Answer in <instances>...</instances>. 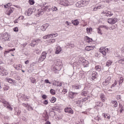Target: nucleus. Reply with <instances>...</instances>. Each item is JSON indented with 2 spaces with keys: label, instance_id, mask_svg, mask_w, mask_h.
<instances>
[{
  "label": "nucleus",
  "instance_id": "nucleus-57",
  "mask_svg": "<svg viewBox=\"0 0 124 124\" xmlns=\"http://www.w3.org/2000/svg\"><path fill=\"white\" fill-rule=\"evenodd\" d=\"M47 97H48L46 95L43 94L42 95V98L43 99H47Z\"/></svg>",
  "mask_w": 124,
  "mask_h": 124
},
{
  "label": "nucleus",
  "instance_id": "nucleus-37",
  "mask_svg": "<svg viewBox=\"0 0 124 124\" xmlns=\"http://www.w3.org/2000/svg\"><path fill=\"white\" fill-rule=\"evenodd\" d=\"M15 68L17 70H20V69H22V65L18 64V65H16V66L15 67Z\"/></svg>",
  "mask_w": 124,
  "mask_h": 124
},
{
  "label": "nucleus",
  "instance_id": "nucleus-13",
  "mask_svg": "<svg viewBox=\"0 0 124 124\" xmlns=\"http://www.w3.org/2000/svg\"><path fill=\"white\" fill-rule=\"evenodd\" d=\"M64 112L65 113H68L69 114H73V110H72V108L68 107H66L64 109Z\"/></svg>",
  "mask_w": 124,
  "mask_h": 124
},
{
  "label": "nucleus",
  "instance_id": "nucleus-41",
  "mask_svg": "<svg viewBox=\"0 0 124 124\" xmlns=\"http://www.w3.org/2000/svg\"><path fill=\"white\" fill-rule=\"evenodd\" d=\"M43 117H44V118H46V119H48V118H49V117L48 116V114L47 113V112H45L43 114Z\"/></svg>",
  "mask_w": 124,
  "mask_h": 124
},
{
  "label": "nucleus",
  "instance_id": "nucleus-12",
  "mask_svg": "<svg viewBox=\"0 0 124 124\" xmlns=\"http://www.w3.org/2000/svg\"><path fill=\"white\" fill-rule=\"evenodd\" d=\"M102 14H104L107 17H111V16H113V13L110 11H105L102 13Z\"/></svg>",
  "mask_w": 124,
  "mask_h": 124
},
{
  "label": "nucleus",
  "instance_id": "nucleus-28",
  "mask_svg": "<svg viewBox=\"0 0 124 124\" xmlns=\"http://www.w3.org/2000/svg\"><path fill=\"white\" fill-rule=\"evenodd\" d=\"M50 36V38H53V37H57L59 35V34L58 33H52L51 34H49Z\"/></svg>",
  "mask_w": 124,
  "mask_h": 124
},
{
  "label": "nucleus",
  "instance_id": "nucleus-16",
  "mask_svg": "<svg viewBox=\"0 0 124 124\" xmlns=\"http://www.w3.org/2000/svg\"><path fill=\"white\" fill-rule=\"evenodd\" d=\"M84 4H85V1H79L76 3V6L78 7H81V6H84Z\"/></svg>",
  "mask_w": 124,
  "mask_h": 124
},
{
  "label": "nucleus",
  "instance_id": "nucleus-44",
  "mask_svg": "<svg viewBox=\"0 0 124 124\" xmlns=\"http://www.w3.org/2000/svg\"><path fill=\"white\" fill-rule=\"evenodd\" d=\"M91 53H92L93 54L94 53H95V57H98V56H99V54H98V52H96L95 51H92Z\"/></svg>",
  "mask_w": 124,
  "mask_h": 124
},
{
  "label": "nucleus",
  "instance_id": "nucleus-45",
  "mask_svg": "<svg viewBox=\"0 0 124 124\" xmlns=\"http://www.w3.org/2000/svg\"><path fill=\"white\" fill-rule=\"evenodd\" d=\"M12 5V4L11 3H8L5 5H4V7L5 8H8V7H9V6H11Z\"/></svg>",
  "mask_w": 124,
  "mask_h": 124
},
{
  "label": "nucleus",
  "instance_id": "nucleus-55",
  "mask_svg": "<svg viewBox=\"0 0 124 124\" xmlns=\"http://www.w3.org/2000/svg\"><path fill=\"white\" fill-rule=\"evenodd\" d=\"M123 82H124V78H123V77L120 78L119 84H122V83H123Z\"/></svg>",
  "mask_w": 124,
  "mask_h": 124
},
{
  "label": "nucleus",
  "instance_id": "nucleus-43",
  "mask_svg": "<svg viewBox=\"0 0 124 124\" xmlns=\"http://www.w3.org/2000/svg\"><path fill=\"white\" fill-rule=\"evenodd\" d=\"M48 42L49 43H55V42H56V39H51L48 40Z\"/></svg>",
  "mask_w": 124,
  "mask_h": 124
},
{
  "label": "nucleus",
  "instance_id": "nucleus-39",
  "mask_svg": "<svg viewBox=\"0 0 124 124\" xmlns=\"http://www.w3.org/2000/svg\"><path fill=\"white\" fill-rule=\"evenodd\" d=\"M49 38H51L50 34L46 35L43 37V39H49Z\"/></svg>",
  "mask_w": 124,
  "mask_h": 124
},
{
  "label": "nucleus",
  "instance_id": "nucleus-20",
  "mask_svg": "<svg viewBox=\"0 0 124 124\" xmlns=\"http://www.w3.org/2000/svg\"><path fill=\"white\" fill-rule=\"evenodd\" d=\"M86 32L87 34H92V32H93V28L92 27H87L86 28Z\"/></svg>",
  "mask_w": 124,
  "mask_h": 124
},
{
  "label": "nucleus",
  "instance_id": "nucleus-25",
  "mask_svg": "<svg viewBox=\"0 0 124 124\" xmlns=\"http://www.w3.org/2000/svg\"><path fill=\"white\" fill-rule=\"evenodd\" d=\"M47 27L48 26H47V24L43 25L41 28V31H45Z\"/></svg>",
  "mask_w": 124,
  "mask_h": 124
},
{
  "label": "nucleus",
  "instance_id": "nucleus-40",
  "mask_svg": "<svg viewBox=\"0 0 124 124\" xmlns=\"http://www.w3.org/2000/svg\"><path fill=\"white\" fill-rule=\"evenodd\" d=\"M3 89L4 91H8L9 90V86H7V85H4V87H3Z\"/></svg>",
  "mask_w": 124,
  "mask_h": 124
},
{
  "label": "nucleus",
  "instance_id": "nucleus-31",
  "mask_svg": "<svg viewBox=\"0 0 124 124\" xmlns=\"http://www.w3.org/2000/svg\"><path fill=\"white\" fill-rule=\"evenodd\" d=\"M50 101L51 103H55L56 101H57V98L55 97H51Z\"/></svg>",
  "mask_w": 124,
  "mask_h": 124
},
{
  "label": "nucleus",
  "instance_id": "nucleus-8",
  "mask_svg": "<svg viewBox=\"0 0 124 124\" xmlns=\"http://www.w3.org/2000/svg\"><path fill=\"white\" fill-rule=\"evenodd\" d=\"M7 74H8V72L6 70L3 68H0V75L3 76L4 75H7Z\"/></svg>",
  "mask_w": 124,
  "mask_h": 124
},
{
  "label": "nucleus",
  "instance_id": "nucleus-51",
  "mask_svg": "<svg viewBox=\"0 0 124 124\" xmlns=\"http://www.w3.org/2000/svg\"><path fill=\"white\" fill-rule=\"evenodd\" d=\"M50 93L52 95L55 94H56V91H55V90H54L53 89H51L50 90Z\"/></svg>",
  "mask_w": 124,
  "mask_h": 124
},
{
  "label": "nucleus",
  "instance_id": "nucleus-29",
  "mask_svg": "<svg viewBox=\"0 0 124 124\" xmlns=\"http://www.w3.org/2000/svg\"><path fill=\"white\" fill-rule=\"evenodd\" d=\"M113 63V62L112 61L108 60L107 63H106V66H108V67H109L110 65H112V64Z\"/></svg>",
  "mask_w": 124,
  "mask_h": 124
},
{
  "label": "nucleus",
  "instance_id": "nucleus-23",
  "mask_svg": "<svg viewBox=\"0 0 124 124\" xmlns=\"http://www.w3.org/2000/svg\"><path fill=\"white\" fill-rule=\"evenodd\" d=\"M100 98L101 101H102L103 102H105V101H106V97H105V95L103 93L100 94Z\"/></svg>",
  "mask_w": 124,
  "mask_h": 124
},
{
  "label": "nucleus",
  "instance_id": "nucleus-34",
  "mask_svg": "<svg viewBox=\"0 0 124 124\" xmlns=\"http://www.w3.org/2000/svg\"><path fill=\"white\" fill-rule=\"evenodd\" d=\"M111 103L113 105L114 107H117L118 102L116 101H112Z\"/></svg>",
  "mask_w": 124,
  "mask_h": 124
},
{
  "label": "nucleus",
  "instance_id": "nucleus-53",
  "mask_svg": "<svg viewBox=\"0 0 124 124\" xmlns=\"http://www.w3.org/2000/svg\"><path fill=\"white\" fill-rule=\"evenodd\" d=\"M35 53L39 55V54H40V50L38 49H36L34 51Z\"/></svg>",
  "mask_w": 124,
  "mask_h": 124
},
{
  "label": "nucleus",
  "instance_id": "nucleus-22",
  "mask_svg": "<svg viewBox=\"0 0 124 124\" xmlns=\"http://www.w3.org/2000/svg\"><path fill=\"white\" fill-rule=\"evenodd\" d=\"M93 49H94V46H87L85 47V50L86 51H91V50H93Z\"/></svg>",
  "mask_w": 124,
  "mask_h": 124
},
{
  "label": "nucleus",
  "instance_id": "nucleus-64",
  "mask_svg": "<svg viewBox=\"0 0 124 124\" xmlns=\"http://www.w3.org/2000/svg\"><path fill=\"white\" fill-rule=\"evenodd\" d=\"M45 124H51V122L49 121H46Z\"/></svg>",
  "mask_w": 124,
  "mask_h": 124
},
{
  "label": "nucleus",
  "instance_id": "nucleus-24",
  "mask_svg": "<svg viewBox=\"0 0 124 124\" xmlns=\"http://www.w3.org/2000/svg\"><path fill=\"white\" fill-rule=\"evenodd\" d=\"M53 85L54 86H57V87H62V82H59V81H55L54 83H53Z\"/></svg>",
  "mask_w": 124,
  "mask_h": 124
},
{
  "label": "nucleus",
  "instance_id": "nucleus-2",
  "mask_svg": "<svg viewBox=\"0 0 124 124\" xmlns=\"http://www.w3.org/2000/svg\"><path fill=\"white\" fill-rule=\"evenodd\" d=\"M99 52L101 53V54L103 55V57H106L107 53L109 52V49L104 47H101L99 49Z\"/></svg>",
  "mask_w": 124,
  "mask_h": 124
},
{
  "label": "nucleus",
  "instance_id": "nucleus-15",
  "mask_svg": "<svg viewBox=\"0 0 124 124\" xmlns=\"http://www.w3.org/2000/svg\"><path fill=\"white\" fill-rule=\"evenodd\" d=\"M44 14V12L41 10H39L37 13L35 14V16L37 17H40V16H42V15H43Z\"/></svg>",
  "mask_w": 124,
  "mask_h": 124
},
{
  "label": "nucleus",
  "instance_id": "nucleus-38",
  "mask_svg": "<svg viewBox=\"0 0 124 124\" xmlns=\"http://www.w3.org/2000/svg\"><path fill=\"white\" fill-rule=\"evenodd\" d=\"M73 88H74V89H76V90H78V89H80V88H81V86L78 84H76L73 86Z\"/></svg>",
  "mask_w": 124,
  "mask_h": 124
},
{
  "label": "nucleus",
  "instance_id": "nucleus-4",
  "mask_svg": "<svg viewBox=\"0 0 124 124\" xmlns=\"http://www.w3.org/2000/svg\"><path fill=\"white\" fill-rule=\"evenodd\" d=\"M1 38L3 39V40H5V41H9V40H10V34L5 32L2 34Z\"/></svg>",
  "mask_w": 124,
  "mask_h": 124
},
{
  "label": "nucleus",
  "instance_id": "nucleus-35",
  "mask_svg": "<svg viewBox=\"0 0 124 124\" xmlns=\"http://www.w3.org/2000/svg\"><path fill=\"white\" fill-rule=\"evenodd\" d=\"M100 28L105 29V30H106V31H108L109 30V27H108V26L106 25H101V26H100Z\"/></svg>",
  "mask_w": 124,
  "mask_h": 124
},
{
  "label": "nucleus",
  "instance_id": "nucleus-19",
  "mask_svg": "<svg viewBox=\"0 0 124 124\" xmlns=\"http://www.w3.org/2000/svg\"><path fill=\"white\" fill-rule=\"evenodd\" d=\"M71 23L73 24V25H74V26H78L80 23V21L78 19H75L72 20Z\"/></svg>",
  "mask_w": 124,
  "mask_h": 124
},
{
  "label": "nucleus",
  "instance_id": "nucleus-48",
  "mask_svg": "<svg viewBox=\"0 0 124 124\" xmlns=\"http://www.w3.org/2000/svg\"><path fill=\"white\" fill-rule=\"evenodd\" d=\"M24 19H25V17H24V16H20L19 17H18V20L19 21H23L24 20Z\"/></svg>",
  "mask_w": 124,
  "mask_h": 124
},
{
  "label": "nucleus",
  "instance_id": "nucleus-36",
  "mask_svg": "<svg viewBox=\"0 0 124 124\" xmlns=\"http://www.w3.org/2000/svg\"><path fill=\"white\" fill-rule=\"evenodd\" d=\"M100 26L97 28V32L99 34H100L101 35H102L103 34V32H102V31H101V30L100 29Z\"/></svg>",
  "mask_w": 124,
  "mask_h": 124
},
{
  "label": "nucleus",
  "instance_id": "nucleus-32",
  "mask_svg": "<svg viewBox=\"0 0 124 124\" xmlns=\"http://www.w3.org/2000/svg\"><path fill=\"white\" fill-rule=\"evenodd\" d=\"M95 70L97 71H98L99 72H100L101 71V66L99 65H97L95 67Z\"/></svg>",
  "mask_w": 124,
  "mask_h": 124
},
{
  "label": "nucleus",
  "instance_id": "nucleus-14",
  "mask_svg": "<svg viewBox=\"0 0 124 124\" xmlns=\"http://www.w3.org/2000/svg\"><path fill=\"white\" fill-rule=\"evenodd\" d=\"M32 14V9L30 8L27 10L25 13L26 16H31Z\"/></svg>",
  "mask_w": 124,
  "mask_h": 124
},
{
  "label": "nucleus",
  "instance_id": "nucleus-21",
  "mask_svg": "<svg viewBox=\"0 0 124 124\" xmlns=\"http://www.w3.org/2000/svg\"><path fill=\"white\" fill-rule=\"evenodd\" d=\"M84 40L86 42H88V43H90V42H92L93 39L88 37L87 36H86L84 37Z\"/></svg>",
  "mask_w": 124,
  "mask_h": 124
},
{
  "label": "nucleus",
  "instance_id": "nucleus-52",
  "mask_svg": "<svg viewBox=\"0 0 124 124\" xmlns=\"http://www.w3.org/2000/svg\"><path fill=\"white\" fill-rule=\"evenodd\" d=\"M13 30H14V31H15L16 32H18V31H19V29L17 27L14 28Z\"/></svg>",
  "mask_w": 124,
  "mask_h": 124
},
{
  "label": "nucleus",
  "instance_id": "nucleus-59",
  "mask_svg": "<svg viewBox=\"0 0 124 124\" xmlns=\"http://www.w3.org/2000/svg\"><path fill=\"white\" fill-rule=\"evenodd\" d=\"M31 83H35V82H36V79L34 78H32L31 80Z\"/></svg>",
  "mask_w": 124,
  "mask_h": 124
},
{
  "label": "nucleus",
  "instance_id": "nucleus-26",
  "mask_svg": "<svg viewBox=\"0 0 124 124\" xmlns=\"http://www.w3.org/2000/svg\"><path fill=\"white\" fill-rule=\"evenodd\" d=\"M97 75V73L95 71H93L92 73V79L93 80L94 79H95L96 78Z\"/></svg>",
  "mask_w": 124,
  "mask_h": 124
},
{
  "label": "nucleus",
  "instance_id": "nucleus-49",
  "mask_svg": "<svg viewBox=\"0 0 124 124\" xmlns=\"http://www.w3.org/2000/svg\"><path fill=\"white\" fill-rule=\"evenodd\" d=\"M48 103H49V102H48V100H44L43 102V104H44V105H48Z\"/></svg>",
  "mask_w": 124,
  "mask_h": 124
},
{
  "label": "nucleus",
  "instance_id": "nucleus-61",
  "mask_svg": "<svg viewBox=\"0 0 124 124\" xmlns=\"http://www.w3.org/2000/svg\"><path fill=\"white\" fill-rule=\"evenodd\" d=\"M24 100H25V101H28L29 100V98H28V96H24Z\"/></svg>",
  "mask_w": 124,
  "mask_h": 124
},
{
  "label": "nucleus",
  "instance_id": "nucleus-27",
  "mask_svg": "<svg viewBox=\"0 0 124 124\" xmlns=\"http://www.w3.org/2000/svg\"><path fill=\"white\" fill-rule=\"evenodd\" d=\"M69 95L71 98H73L76 95V93L73 92H69Z\"/></svg>",
  "mask_w": 124,
  "mask_h": 124
},
{
  "label": "nucleus",
  "instance_id": "nucleus-46",
  "mask_svg": "<svg viewBox=\"0 0 124 124\" xmlns=\"http://www.w3.org/2000/svg\"><path fill=\"white\" fill-rule=\"evenodd\" d=\"M29 2L31 5H33L34 4V0H29Z\"/></svg>",
  "mask_w": 124,
  "mask_h": 124
},
{
  "label": "nucleus",
  "instance_id": "nucleus-58",
  "mask_svg": "<svg viewBox=\"0 0 124 124\" xmlns=\"http://www.w3.org/2000/svg\"><path fill=\"white\" fill-rule=\"evenodd\" d=\"M82 1H84V4H83V5H86V4H88V3H89V1L88 0H82Z\"/></svg>",
  "mask_w": 124,
  "mask_h": 124
},
{
  "label": "nucleus",
  "instance_id": "nucleus-30",
  "mask_svg": "<svg viewBox=\"0 0 124 124\" xmlns=\"http://www.w3.org/2000/svg\"><path fill=\"white\" fill-rule=\"evenodd\" d=\"M7 82L8 83H10V84H15L16 82L13 79L11 78H8L7 79Z\"/></svg>",
  "mask_w": 124,
  "mask_h": 124
},
{
  "label": "nucleus",
  "instance_id": "nucleus-3",
  "mask_svg": "<svg viewBox=\"0 0 124 124\" xmlns=\"http://www.w3.org/2000/svg\"><path fill=\"white\" fill-rule=\"evenodd\" d=\"M1 102H2V103H3V106L5 107H7V108L9 110H10V111H12L13 108L11 107V106L10 105V104H9V102H7L4 99H1Z\"/></svg>",
  "mask_w": 124,
  "mask_h": 124
},
{
  "label": "nucleus",
  "instance_id": "nucleus-10",
  "mask_svg": "<svg viewBox=\"0 0 124 124\" xmlns=\"http://www.w3.org/2000/svg\"><path fill=\"white\" fill-rule=\"evenodd\" d=\"M111 77H108L107 79H106L105 81L103 82V86H108L109 85V83H110V81H111Z\"/></svg>",
  "mask_w": 124,
  "mask_h": 124
},
{
  "label": "nucleus",
  "instance_id": "nucleus-5",
  "mask_svg": "<svg viewBox=\"0 0 124 124\" xmlns=\"http://www.w3.org/2000/svg\"><path fill=\"white\" fill-rule=\"evenodd\" d=\"M46 56H47V53L46 52H43L41 54L40 58H39V60H38L39 62H43V61H44V60L46 59Z\"/></svg>",
  "mask_w": 124,
  "mask_h": 124
},
{
  "label": "nucleus",
  "instance_id": "nucleus-18",
  "mask_svg": "<svg viewBox=\"0 0 124 124\" xmlns=\"http://www.w3.org/2000/svg\"><path fill=\"white\" fill-rule=\"evenodd\" d=\"M14 8L11 7L8 11L6 12V14L8 15V16H10L12 13H13V11H14Z\"/></svg>",
  "mask_w": 124,
  "mask_h": 124
},
{
  "label": "nucleus",
  "instance_id": "nucleus-56",
  "mask_svg": "<svg viewBox=\"0 0 124 124\" xmlns=\"http://www.w3.org/2000/svg\"><path fill=\"white\" fill-rule=\"evenodd\" d=\"M116 99H117V100H121V95H117L116 96Z\"/></svg>",
  "mask_w": 124,
  "mask_h": 124
},
{
  "label": "nucleus",
  "instance_id": "nucleus-17",
  "mask_svg": "<svg viewBox=\"0 0 124 124\" xmlns=\"http://www.w3.org/2000/svg\"><path fill=\"white\" fill-rule=\"evenodd\" d=\"M103 7H104V5H101V4H100L93 8V11H96L97 9H101V8H103Z\"/></svg>",
  "mask_w": 124,
  "mask_h": 124
},
{
  "label": "nucleus",
  "instance_id": "nucleus-50",
  "mask_svg": "<svg viewBox=\"0 0 124 124\" xmlns=\"http://www.w3.org/2000/svg\"><path fill=\"white\" fill-rule=\"evenodd\" d=\"M88 100V98H85L84 99H82L81 101H80V104L82 103L83 102H85V101H87Z\"/></svg>",
  "mask_w": 124,
  "mask_h": 124
},
{
  "label": "nucleus",
  "instance_id": "nucleus-1",
  "mask_svg": "<svg viewBox=\"0 0 124 124\" xmlns=\"http://www.w3.org/2000/svg\"><path fill=\"white\" fill-rule=\"evenodd\" d=\"M59 4L62 6H64V7H67L70 5L69 1L67 0H59L58 1Z\"/></svg>",
  "mask_w": 124,
  "mask_h": 124
},
{
  "label": "nucleus",
  "instance_id": "nucleus-62",
  "mask_svg": "<svg viewBox=\"0 0 124 124\" xmlns=\"http://www.w3.org/2000/svg\"><path fill=\"white\" fill-rule=\"evenodd\" d=\"M45 83H46L47 84H51V82H50L49 81V80H48V79H45Z\"/></svg>",
  "mask_w": 124,
  "mask_h": 124
},
{
  "label": "nucleus",
  "instance_id": "nucleus-60",
  "mask_svg": "<svg viewBox=\"0 0 124 124\" xmlns=\"http://www.w3.org/2000/svg\"><path fill=\"white\" fill-rule=\"evenodd\" d=\"M19 18L16 19L15 21H14V23L15 24H17L18 23H19Z\"/></svg>",
  "mask_w": 124,
  "mask_h": 124
},
{
  "label": "nucleus",
  "instance_id": "nucleus-54",
  "mask_svg": "<svg viewBox=\"0 0 124 124\" xmlns=\"http://www.w3.org/2000/svg\"><path fill=\"white\" fill-rule=\"evenodd\" d=\"M52 11H57L58 8H57L56 6L52 7Z\"/></svg>",
  "mask_w": 124,
  "mask_h": 124
},
{
  "label": "nucleus",
  "instance_id": "nucleus-63",
  "mask_svg": "<svg viewBox=\"0 0 124 124\" xmlns=\"http://www.w3.org/2000/svg\"><path fill=\"white\" fill-rule=\"evenodd\" d=\"M65 23L67 25L68 27H69V26H70V22L68 21H66Z\"/></svg>",
  "mask_w": 124,
  "mask_h": 124
},
{
  "label": "nucleus",
  "instance_id": "nucleus-33",
  "mask_svg": "<svg viewBox=\"0 0 124 124\" xmlns=\"http://www.w3.org/2000/svg\"><path fill=\"white\" fill-rule=\"evenodd\" d=\"M119 108H120V113H124V107L121 104H119Z\"/></svg>",
  "mask_w": 124,
  "mask_h": 124
},
{
  "label": "nucleus",
  "instance_id": "nucleus-9",
  "mask_svg": "<svg viewBox=\"0 0 124 124\" xmlns=\"http://www.w3.org/2000/svg\"><path fill=\"white\" fill-rule=\"evenodd\" d=\"M80 61L82 63V65L84 66V67H88L89 66V64H90V63L89 62V61H88V60L82 59Z\"/></svg>",
  "mask_w": 124,
  "mask_h": 124
},
{
  "label": "nucleus",
  "instance_id": "nucleus-7",
  "mask_svg": "<svg viewBox=\"0 0 124 124\" xmlns=\"http://www.w3.org/2000/svg\"><path fill=\"white\" fill-rule=\"evenodd\" d=\"M41 10H43L44 12H49L50 10H51V6H43L41 7Z\"/></svg>",
  "mask_w": 124,
  "mask_h": 124
},
{
  "label": "nucleus",
  "instance_id": "nucleus-42",
  "mask_svg": "<svg viewBox=\"0 0 124 124\" xmlns=\"http://www.w3.org/2000/svg\"><path fill=\"white\" fill-rule=\"evenodd\" d=\"M104 116L105 118H106V119H108V120L109 119H110V118H111V116H110V115L107 114H105Z\"/></svg>",
  "mask_w": 124,
  "mask_h": 124
},
{
  "label": "nucleus",
  "instance_id": "nucleus-47",
  "mask_svg": "<svg viewBox=\"0 0 124 124\" xmlns=\"http://www.w3.org/2000/svg\"><path fill=\"white\" fill-rule=\"evenodd\" d=\"M70 5H72L73 4H74L75 3V0H70Z\"/></svg>",
  "mask_w": 124,
  "mask_h": 124
},
{
  "label": "nucleus",
  "instance_id": "nucleus-6",
  "mask_svg": "<svg viewBox=\"0 0 124 124\" xmlns=\"http://www.w3.org/2000/svg\"><path fill=\"white\" fill-rule=\"evenodd\" d=\"M117 22H118V18L116 17L110 18L108 19V23L110 25H114V24H116Z\"/></svg>",
  "mask_w": 124,
  "mask_h": 124
},
{
  "label": "nucleus",
  "instance_id": "nucleus-11",
  "mask_svg": "<svg viewBox=\"0 0 124 124\" xmlns=\"http://www.w3.org/2000/svg\"><path fill=\"white\" fill-rule=\"evenodd\" d=\"M62 47L58 46L56 48L55 53L56 54V55H59L62 53Z\"/></svg>",
  "mask_w": 124,
  "mask_h": 124
}]
</instances>
